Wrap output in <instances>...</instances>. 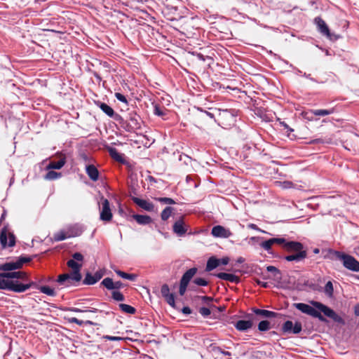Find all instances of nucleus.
<instances>
[{"instance_id": "obj_23", "label": "nucleus", "mask_w": 359, "mask_h": 359, "mask_svg": "<svg viewBox=\"0 0 359 359\" xmlns=\"http://www.w3.org/2000/svg\"><path fill=\"white\" fill-rule=\"evenodd\" d=\"M133 217L135 221L141 225H147L150 224L152 222V219L149 215H133Z\"/></svg>"}, {"instance_id": "obj_57", "label": "nucleus", "mask_w": 359, "mask_h": 359, "mask_svg": "<svg viewBox=\"0 0 359 359\" xmlns=\"http://www.w3.org/2000/svg\"><path fill=\"white\" fill-rule=\"evenodd\" d=\"M104 339H106L109 341H121V340H122V338L120 337H114V336H109V335L104 336Z\"/></svg>"}, {"instance_id": "obj_44", "label": "nucleus", "mask_w": 359, "mask_h": 359, "mask_svg": "<svg viewBox=\"0 0 359 359\" xmlns=\"http://www.w3.org/2000/svg\"><path fill=\"white\" fill-rule=\"evenodd\" d=\"M155 199L161 203H165V204L172 205V204L176 203V202L171 198L160 197V198H156Z\"/></svg>"}, {"instance_id": "obj_55", "label": "nucleus", "mask_w": 359, "mask_h": 359, "mask_svg": "<svg viewBox=\"0 0 359 359\" xmlns=\"http://www.w3.org/2000/svg\"><path fill=\"white\" fill-rule=\"evenodd\" d=\"M198 298L201 299L204 303H210L213 301V298L208 296H198Z\"/></svg>"}, {"instance_id": "obj_33", "label": "nucleus", "mask_w": 359, "mask_h": 359, "mask_svg": "<svg viewBox=\"0 0 359 359\" xmlns=\"http://www.w3.org/2000/svg\"><path fill=\"white\" fill-rule=\"evenodd\" d=\"M68 321V323H75L78 325H83V324H86V325H94V323L90 321V320H86V321H83L81 320H79L78 318H75V317H72V318H66Z\"/></svg>"}, {"instance_id": "obj_45", "label": "nucleus", "mask_w": 359, "mask_h": 359, "mask_svg": "<svg viewBox=\"0 0 359 359\" xmlns=\"http://www.w3.org/2000/svg\"><path fill=\"white\" fill-rule=\"evenodd\" d=\"M193 283L198 286H207L208 285V282L203 278H196Z\"/></svg>"}, {"instance_id": "obj_29", "label": "nucleus", "mask_w": 359, "mask_h": 359, "mask_svg": "<svg viewBox=\"0 0 359 359\" xmlns=\"http://www.w3.org/2000/svg\"><path fill=\"white\" fill-rule=\"evenodd\" d=\"M311 112L315 116H324L332 114L334 112V109H313Z\"/></svg>"}, {"instance_id": "obj_48", "label": "nucleus", "mask_w": 359, "mask_h": 359, "mask_svg": "<svg viewBox=\"0 0 359 359\" xmlns=\"http://www.w3.org/2000/svg\"><path fill=\"white\" fill-rule=\"evenodd\" d=\"M276 244L282 245L283 250L285 251V245L287 243H290L286 239L283 238H275Z\"/></svg>"}, {"instance_id": "obj_34", "label": "nucleus", "mask_w": 359, "mask_h": 359, "mask_svg": "<svg viewBox=\"0 0 359 359\" xmlns=\"http://www.w3.org/2000/svg\"><path fill=\"white\" fill-rule=\"evenodd\" d=\"M70 237H76L80 236L83 232V229L79 225H74L69 229Z\"/></svg>"}, {"instance_id": "obj_3", "label": "nucleus", "mask_w": 359, "mask_h": 359, "mask_svg": "<svg viewBox=\"0 0 359 359\" xmlns=\"http://www.w3.org/2000/svg\"><path fill=\"white\" fill-rule=\"evenodd\" d=\"M285 252L288 253L283 259L287 262L299 263L303 262L308 256L307 249L299 241H290L285 245Z\"/></svg>"}, {"instance_id": "obj_28", "label": "nucleus", "mask_w": 359, "mask_h": 359, "mask_svg": "<svg viewBox=\"0 0 359 359\" xmlns=\"http://www.w3.org/2000/svg\"><path fill=\"white\" fill-rule=\"evenodd\" d=\"M97 282H98L97 278L95 277V274L92 275L90 272H87L83 280V284L87 285H93Z\"/></svg>"}, {"instance_id": "obj_31", "label": "nucleus", "mask_w": 359, "mask_h": 359, "mask_svg": "<svg viewBox=\"0 0 359 359\" xmlns=\"http://www.w3.org/2000/svg\"><path fill=\"white\" fill-rule=\"evenodd\" d=\"M48 171L44 176V179L46 180H54L61 177L62 173L57 172L52 170H48Z\"/></svg>"}, {"instance_id": "obj_13", "label": "nucleus", "mask_w": 359, "mask_h": 359, "mask_svg": "<svg viewBox=\"0 0 359 359\" xmlns=\"http://www.w3.org/2000/svg\"><path fill=\"white\" fill-rule=\"evenodd\" d=\"M161 293L165 302L172 308H175V299L173 293L170 292L169 286L163 284L161 287Z\"/></svg>"}, {"instance_id": "obj_46", "label": "nucleus", "mask_w": 359, "mask_h": 359, "mask_svg": "<svg viewBox=\"0 0 359 359\" xmlns=\"http://www.w3.org/2000/svg\"><path fill=\"white\" fill-rule=\"evenodd\" d=\"M212 350L215 352H219L226 356L231 355V353L230 352L222 350V348L219 346H212Z\"/></svg>"}, {"instance_id": "obj_36", "label": "nucleus", "mask_w": 359, "mask_h": 359, "mask_svg": "<svg viewBox=\"0 0 359 359\" xmlns=\"http://www.w3.org/2000/svg\"><path fill=\"white\" fill-rule=\"evenodd\" d=\"M110 156L118 162H123V159L121 154L117 151L116 148H110L109 149Z\"/></svg>"}, {"instance_id": "obj_18", "label": "nucleus", "mask_w": 359, "mask_h": 359, "mask_svg": "<svg viewBox=\"0 0 359 359\" xmlns=\"http://www.w3.org/2000/svg\"><path fill=\"white\" fill-rule=\"evenodd\" d=\"M172 230L178 236H182L187 233V229L186 228L184 222L182 218L174 223Z\"/></svg>"}, {"instance_id": "obj_24", "label": "nucleus", "mask_w": 359, "mask_h": 359, "mask_svg": "<svg viewBox=\"0 0 359 359\" xmlns=\"http://www.w3.org/2000/svg\"><path fill=\"white\" fill-rule=\"evenodd\" d=\"M66 163L65 158H60L57 162L50 161L46 166V170H59L62 168Z\"/></svg>"}, {"instance_id": "obj_20", "label": "nucleus", "mask_w": 359, "mask_h": 359, "mask_svg": "<svg viewBox=\"0 0 359 359\" xmlns=\"http://www.w3.org/2000/svg\"><path fill=\"white\" fill-rule=\"evenodd\" d=\"M67 265L68 267L72 269L71 273L75 275L76 278H79V276H82L81 273V269L82 267V264L78 263L74 259H69L67 262Z\"/></svg>"}, {"instance_id": "obj_10", "label": "nucleus", "mask_w": 359, "mask_h": 359, "mask_svg": "<svg viewBox=\"0 0 359 359\" xmlns=\"http://www.w3.org/2000/svg\"><path fill=\"white\" fill-rule=\"evenodd\" d=\"M314 24L317 27L318 31L323 36L331 39L330 30L325 22L320 17H316L314 18Z\"/></svg>"}, {"instance_id": "obj_38", "label": "nucleus", "mask_w": 359, "mask_h": 359, "mask_svg": "<svg viewBox=\"0 0 359 359\" xmlns=\"http://www.w3.org/2000/svg\"><path fill=\"white\" fill-rule=\"evenodd\" d=\"M174 208L170 206H167L161 212V217L163 221H166L171 215Z\"/></svg>"}, {"instance_id": "obj_61", "label": "nucleus", "mask_w": 359, "mask_h": 359, "mask_svg": "<svg viewBox=\"0 0 359 359\" xmlns=\"http://www.w3.org/2000/svg\"><path fill=\"white\" fill-rule=\"evenodd\" d=\"M280 126H282L285 129H287V132H292L294 130L291 128L285 121L280 122Z\"/></svg>"}, {"instance_id": "obj_11", "label": "nucleus", "mask_w": 359, "mask_h": 359, "mask_svg": "<svg viewBox=\"0 0 359 359\" xmlns=\"http://www.w3.org/2000/svg\"><path fill=\"white\" fill-rule=\"evenodd\" d=\"M211 233L214 237L228 238L232 236V232L221 225H217L212 227Z\"/></svg>"}, {"instance_id": "obj_39", "label": "nucleus", "mask_w": 359, "mask_h": 359, "mask_svg": "<svg viewBox=\"0 0 359 359\" xmlns=\"http://www.w3.org/2000/svg\"><path fill=\"white\" fill-rule=\"evenodd\" d=\"M266 271L269 272H271L273 273V276L277 280L281 279V272L280 271L274 266H266Z\"/></svg>"}, {"instance_id": "obj_17", "label": "nucleus", "mask_w": 359, "mask_h": 359, "mask_svg": "<svg viewBox=\"0 0 359 359\" xmlns=\"http://www.w3.org/2000/svg\"><path fill=\"white\" fill-rule=\"evenodd\" d=\"M132 200L136 205L147 211L153 212L154 210V204L149 201L137 197H133Z\"/></svg>"}, {"instance_id": "obj_8", "label": "nucleus", "mask_w": 359, "mask_h": 359, "mask_svg": "<svg viewBox=\"0 0 359 359\" xmlns=\"http://www.w3.org/2000/svg\"><path fill=\"white\" fill-rule=\"evenodd\" d=\"M102 210L100 211V219L104 222H109L112 219V213L109 206V202L107 199L101 198Z\"/></svg>"}, {"instance_id": "obj_42", "label": "nucleus", "mask_w": 359, "mask_h": 359, "mask_svg": "<svg viewBox=\"0 0 359 359\" xmlns=\"http://www.w3.org/2000/svg\"><path fill=\"white\" fill-rule=\"evenodd\" d=\"M112 298L117 302H123L125 300L123 294L118 290H114L111 292Z\"/></svg>"}, {"instance_id": "obj_26", "label": "nucleus", "mask_w": 359, "mask_h": 359, "mask_svg": "<svg viewBox=\"0 0 359 359\" xmlns=\"http://www.w3.org/2000/svg\"><path fill=\"white\" fill-rule=\"evenodd\" d=\"M64 311L74 312V313H84V312L97 313L98 311V309H95V308H89L88 309H79L76 307H66L64 309Z\"/></svg>"}, {"instance_id": "obj_47", "label": "nucleus", "mask_w": 359, "mask_h": 359, "mask_svg": "<svg viewBox=\"0 0 359 359\" xmlns=\"http://www.w3.org/2000/svg\"><path fill=\"white\" fill-rule=\"evenodd\" d=\"M154 114L158 116H163L165 115V113L163 111V110L162 109V108L158 106V104H156L154 106Z\"/></svg>"}, {"instance_id": "obj_9", "label": "nucleus", "mask_w": 359, "mask_h": 359, "mask_svg": "<svg viewBox=\"0 0 359 359\" xmlns=\"http://www.w3.org/2000/svg\"><path fill=\"white\" fill-rule=\"evenodd\" d=\"M302 330V324L296 322L294 324L290 320H287L282 326V331L284 333L299 334Z\"/></svg>"}, {"instance_id": "obj_63", "label": "nucleus", "mask_w": 359, "mask_h": 359, "mask_svg": "<svg viewBox=\"0 0 359 359\" xmlns=\"http://www.w3.org/2000/svg\"><path fill=\"white\" fill-rule=\"evenodd\" d=\"M184 314L189 315L191 313V309L189 306H184L182 309Z\"/></svg>"}, {"instance_id": "obj_2", "label": "nucleus", "mask_w": 359, "mask_h": 359, "mask_svg": "<svg viewBox=\"0 0 359 359\" xmlns=\"http://www.w3.org/2000/svg\"><path fill=\"white\" fill-rule=\"evenodd\" d=\"M324 258L331 261H340L346 269L353 272H359V261L353 256L344 252L329 248L327 250V254L324 256Z\"/></svg>"}, {"instance_id": "obj_15", "label": "nucleus", "mask_w": 359, "mask_h": 359, "mask_svg": "<svg viewBox=\"0 0 359 359\" xmlns=\"http://www.w3.org/2000/svg\"><path fill=\"white\" fill-rule=\"evenodd\" d=\"M101 285H102L107 290L113 291L118 290L126 286V285L120 280L114 282L111 278H104L101 282Z\"/></svg>"}, {"instance_id": "obj_25", "label": "nucleus", "mask_w": 359, "mask_h": 359, "mask_svg": "<svg viewBox=\"0 0 359 359\" xmlns=\"http://www.w3.org/2000/svg\"><path fill=\"white\" fill-rule=\"evenodd\" d=\"M219 266V259H217L215 257H211L210 258L208 259V260L207 262L205 271H210L216 269Z\"/></svg>"}, {"instance_id": "obj_21", "label": "nucleus", "mask_w": 359, "mask_h": 359, "mask_svg": "<svg viewBox=\"0 0 359 359\" xmlns=\"http://www.w3.org/2000/svg\"><path fill=\"white\" fill-rule=\"evenodd\" d=\"M197 272V269L195 267L191 268L188 269L182 276L180 280V283H184L185 285H189L190 280L194 276V275Z\"/></svg>"}, {"instance_id": "obj_5", "label": "nucleus", "mask_w": 359, "mask_h": 359, "mask_svg": "<svg viewBox=\"0 0 359 359\" xmlns=\"http://www.w3.org/2000/svg\"><path fill=\"white\" fill-rule=\"evenodd\" d=\"M312 304L320 311L323 312L325 316L331 318L333 321L341 325L345 324V321L343 318L327 306L318 302H312Z\"/></svg>"}, {"instance_id": "obj_49", "label": "nucleus", "mask_w": 359, "mask_h": 359, "mask_svg": "<svg viewBox=\"0 0 359 359\" xmlns=\"http://www.w3.org/2000/svg\"><path fill=\"white\" fill-rule=\"evenodd\" d=\"M259 245L264 249L268 252H271V245L269 243L268 241H262L259 243Z\"/></svg>"}, {"instance_id": "obj_50", "label": "nucleus", "mask_w": 359, "mask_h": 359, "mask_svg": "<svg viewBox=\"0 0 359 359\" xmlns=\"http://www.w3.org/2000/svg\"><path fill=\"white\" fill-rule=\"evenodd\" d=\"M199 313H201V315L202 316L205 318L210 315L211 311H210V309H208L207 307H201L199 309Z\"/></svg>"}, {"instance_id": "obj_56", "label": "nucleus", "mask_w": 359, "mask_h": 359, "mask_svg": "<svg viewBox=\"0 0 359 359\" xmlns=\"http://www.w3.org/2000/svg\"><path fill=\"white\" fill-rule=\"evenodd\" d=\"M197 109L203 113H204L206 116L210 117L211 119L215 120V114L212 112H210L208 111L203 110V109L198 107Z\"/></svg>"}, {"instance_id": "obj_7", "label": "nucleus", "mask_w": 359, "mask_h": 359, "mask_svg": "<svg viewBox=\"0 0 359 359\" xmlns=\"http://www.w3.org/2000/svg\"><path fill=\"white\" fill-rule=\"evenodd\" d=\"M294 306L302 313L309 315L313 318H316L322 322L326 321V319L320 312L309 304L304 303H295L294 304Z\"/></svg>"}, {"instance_id": "obj_40", "label": "nucleus", "mask_w": 359, "mask_h": 359, "mask_svg": "<svg viewBox=\"0 0 359 359\" xmlns=\"http://www.w3.org/2000/svg\"><path fill=\"white\" fill-rule=\"evenodd\" d=\"M39 291L50 297H55L56 295V292L54 290V289L50 288V287L46 285L41 286L39 288Z\"/></svg>"}, {"instance_id": "obj_4", "label": "nucleus", "mask_w": 359, "mask_h": 359, "mask_svg": "<svg viewBox=\"0 0 359 359\" xmlns=\"http://www.w3.org/2000/svg\"><path fill=\"white\" fill-rule=\"evenodd\" d=\"M118 118L117 123L128 133H135L141 128L142 118L135 111H129L126 118L121 115Z\"/></svg>"}, {"instance_id": "obj_6", "label": "nucleus", "mask_w": 359, "mask_h": 359, "mask_svg": "<svg viewBox=\"0 0 359 359\" xmlns=\"http://www.w3.org/2000/svg\"><path fill=\"white\" fill-rule=\"evenodd\" d=\"M81 279L82 276L76 278L74 273H66L59 275L56 281L60 285H62L65 287H69L72 286H78Z\"/></svg>"}, {"instance_id": "obj_59", "label": "nucleus", "mask_w": 359, "mask_h": 359, "mask_svg": "<svg viewBox=\"0 0 359 359\" xmlns=\"http://www.w3.org/2000/svg\"><path fill=\"white\" fill-rule=\"evenodd\" d=\"M104 274V271L100 269L95 273V277L97 278V281H99L103 277Z\"/></svg>"}, {"instance_id": "obj_54", "label": "nucleus", "mask_w": 359, "mask_h": 359, "mask_svg": "<svg viewBox=\"0 0 359 359\" xmlns=\"http://www.w3.org/2000/svg\"><path fill=\"white\" fill-rule=\"evenodd\" d=\"M72 259L78 262H82L83 260V256L80 252H75L72 255Z\"/></svg>"}, {"instance_id": "obj_60", "label": "nucleus", "mask_w": 359, "mask_h": 359, "mask_svg": "<svg viewBox=\"0 0 359 359\" xmlns=\"http://www.w3.org/2000/svg\"><path fill=\"white\" fill-rule=\"evenodd\" d=\"M248 228L251 229H254L256 231H262L263 233H265L264 231L261 230L255 224L250 223L248 225Z\"/></svg>"}, {"instance_id": "obj_58", "label": "nucleus", "mask_w": 359, "mask_h": 359, "mask_svg": "<svg viewBox=\"0 0 359 359\" xmlns=\"http://www.w3.org/2000/svg\"><path fill=\"white\" fill-rule=\"evenodd\" d=\"M255 282H256V283L258 285H259V286H261L262 287H264V288H267L269 286V283L267 282H264V281H262V280H260L259 279H256Z\"/></svg>"}, {"instance_id": "obj_16", "label": "nucleus", "mask_w": 359, "mask_h": 359, "mask_svg": "<svg viewBox=\"0 0 359 359\" xmlns=\"http://www.w3.org/2000/svg\"><path fill=\"white\" fill-rule=\"evenodd\" d=\"M252 311L256 316H259L265 318H277L282 316L280 313L274 311L257 308H252Z\"/></svg>"}, {"instance_id": "obj_35", "label": "nucleus", "mask_w": 359, "mask_h": 359, "mask_svg": "<svg viewBox=\"0 0 359 359\" xmlns=\"http://www.w3.org/2000/svg\"><path fill=\"white\" fill-rule=\"evenodd\" d=\"M118 306L120 309L126 313L135 314L136 312L135 308L128 304H119Z\"/></svg>"}, {"instance_id": "obj_53", "label": "nucleus", "mask_w": 359, "mask_h": 359, "mask_svg": "<svg viewBox=\"0 0 359 359\" xmlns=\"http://www.w3.org/2000/svg\"><path fill=\"white\" fill-rule=\"evenodd\" d=\"M115 97H116V98L118 100H119V101H121L122 102H124V103H127L128 102V100H127L126 96L123 95V94L120 93H115Z\"/></svg>"}, {"instance_id": "obj_19", "label": "nucleus", "mask_w": 359, "mask_h": 359, "mask_svg": "<svg viewBox=\"0 0 359 359\" xmlns=\"http://www.w3.org/2000/svg\"><path fill=\"white\" fill-rule=\"evenodd\" d=\"M215 276L219 279L227 280L231 283H238L240 282V278L232 273L220 272L215 274Z\"/></svg>"}, {"instance_id": "obj_41", "label": "nucleus", "mask_w": 359, "mask_h": 359, "mask_svg": "<svg viewBox=\"0 0 359 359\" xmlns=\"http://www.w3.org/2000/svg\"><path fill=\"white\" fill-rule=\"evenodd\" d=\"M271 329L270 323L268 320H262L258 324V330L260 332H266Z\"/></svg>"}, {"instance_id": "obj_1", "label": "nucleus", "mask_w": 359, "mask_h": 359, "mask_svg": "<svg viewBox=\"0 0 359 359\" xmlns=\"http://www.w3.org/2000/svg\"><path fill=\"white\" fill-rule=\"evenodd\" d=\"M36 255L20 256L15 260L0 264V290L22 293L30 288L39 290L36 282L29 279L28 274L20 269L24 264L31 262Z\"/></svg>"}, {"instance_id": "obj_62", "label": "nucleus", "mask_w": 359, "mask_h": 359, "mask_svg": "<svg viewBox=\"0 0 359 359\" xmlns=\"http://www.w3.org/2000/svg\"><path fill=\"white\" fill-rule=\"evenodd\" d=\"M229 259L227 257H223L222 259H219V265H221V264L226 265L229 263Z\"/></svg>"}, {"instance_id": "obj_30", "label": "nucleus", "mask_w": 359, "mask_h": 359, "mask_svg": "<svg viewBox=\"0 0 359 359\" xmlns=\"http://www.w3.org/2000/svg\"><path fill=\"white\" fill-rule=\"evenodd\" d=\"M0 243L1 244L2 248H6L8 246V236L6 232V227L4 226L0 233Z\"/></svg>"}, {"instance_id": "obj_14", "label": "nucleus", "mask_w": 359, "mask_h": 359, "mask_svg": "<svg viewBox=\"0 0 359 359\" xmlns=\"http://www.w3.org/2000/svg\"><path fill=\"white\" fill-rule=\"evenodd\" d=\"M95 105L98 107L108 116L112 118L115 121L117 122L118 119V117H119L120 114L116 113L109 105L100 101L95 102Z\"/></svg>"}, {"instance_id": "obj_22", "label": "nucleus", "mask_w": 359, "mask_h": 359, "mask_svg": "<svg viewBox=\"0 0 359 359\" xmlns=\"http://www.w3.org/2000/svg\"><path fill=\"white\" fill-rule=\"evenodd\" d=\"M86 172L91 180L95 182L98 180L99 171L94 165H86Z\"/></svg>"}, {"instance_id": "obj_64", "label": "nucleus", "mask_w": 359, "mask_h": 359, "mask_svg": "<svg viewBox=\"0 0 359 359\" xmlns=\"http://www.w3.org/2000/svg\"><path fill=\"white\" fill-rule=\"evenodd\" d=\"M353 311L355 316H359V304L354 306Z\"/></svg>"}, {"instance_id": "obj_52", "label": "nucleus", "mask_w": 359, "mask_h": 359, "mask_svg": "<svg viewBox=\"0 0 359 359\" xmlns=\"http://www.w3.org/2000/svg\"><path fill=\"white\" fill-rule=\"evenodd\" d=\"M187 285H185L184 283H180V287H179V294L181 296L184 295L187 289Z\"/></svg>"}, {"instance_id": "obj_51", "label": "nucleus", "mask_w": 359, "mask_h": 359, "mask_svg": "<svg viewBox=\"0 0 359 359\" xmlns=\"http://www.w3.org/2000/svg\"><path fill=\"white\" fill-rule=\"evenodd\" d=\"M8 247H13L15 245V236L13 233H8Z\"/></svg>"}, {"instance_id": "obj_27", "label": "nucleus", "mask_w": 359, "mask_h": 359, "mask_svg": "<svg viewBox=\"0 0 359 359\" xmlns=\"http://www.w3.org/2000/svg\"><path fill=\"white\" fill-rule=\"evenodd\" d=\"M114 271L119 277L124 279L135 281L137 278V275L134 273H127L118 269L114 270Z\"/></svg>"}, {"instance_id": "obj_32", "label": "nucleus", "mask_w": 359, "mask_h": 359, "mask_svg": "<svg viewBox=\"0 0 359 359\" xmlns=\"http://www.w3.org/2000/svg\"><path fill=\"white\" fill-rule=\"evenodd\" d=\"M67 238H70L69 233H67L64 231H60L57 233H55L53 235V240L55 242H58V241H64Z\"/></svg>"}, {"instance_id": "obj_43", "label": "nucleus", "mask_w": 359, "mask_h": 359, "mask_svg": "<svg viewBox=\"0 0 359 359\" xmlns=\"http://www.w3.org/2000/svg\"><path fill=\"white\" fill-rule=\"evenodd\" d=\"M332 142V139L331 137L316 138L311 141L313 144H330Z\"/></svg>"}, {"instance_id": "obj_37", "label": "nucleus", "mask_w": 359, "mask_h": 359, "mask_svg": "<svg viewBox=\"0 0 359 359\" xmlns=\"http://www.w3.org/2000/svg\"><path fill=\"white\" fill-rule=\"evenodd\" d=\"M324 292L328 297H332L334 294L333 284L332 281L327 282L324 287Z\"/></svg>"}, {"instance_id": "obj_12", "label": "nucleus", "mask_w": 359, "mask_h": 359, "mask_svg": "<svg viewBox=\"0 0 359 359\" xmlns=\"http://www.w3.org/2000/svg\"><path fill=\"white\" fill-rule=\"evenodd\" d=\"M247 317L249 318L248 320H239L234 325L236 329L241 332H245L252 328L253 325L252 320H255L252 314H248Z\"/></svg>"}]
</instances>
